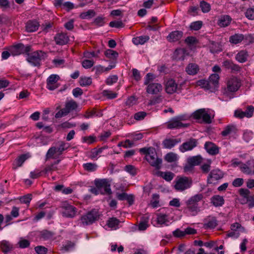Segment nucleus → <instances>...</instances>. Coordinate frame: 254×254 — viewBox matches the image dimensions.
<instances>
[{
  "mask_svg": "<svg viewBox=\"0 0 254 254\" xmlns=\"http://www.w3.org/2000/svg\"><path fill=\"white\" fill-rule=\"evenodd\" d=\"M139 151L145 154L146 160L152 166L157 169H159L161 168L162 160L158 157L154 148L152 147H144L140 148Z\"/></svg>",
  "mask_w": 254,
  "mask_h": 254,
  "instance_id": "f257e3e1",
  "label": "nucleus"
},
{
  "mask_svg": "<svg viewBox=\"0 0 254 254\" xmlns=\"http://www.w3.org/2000/svg\"><path fill=\"white\" fill-rule=\"evenodd\" d=\"M203 198V195L201 193L196 194L190 197L186 202L187 206L185 211L190 215H196L200 211L198 203Z\"/></svg>",
  "mask_w": 254,
  "mask_h": 254,
  "instance_id": "f03ea898",
  "label": "nucleus"
},
{
  "mask_svg": "<svg viewBox=\"0 0 254 254\" xmlns=\"http://www.w3.org/2000/svg\"><path fill=\"white\" fill-rule=\"evenodd\" d=\"M190 116L186 114L181 115L171 119L166 123L167 127L169 129H178L188 127L189 124L183 122L188 120Z\"/></svg>",
  "mask_w": 254,
  "mask_h": 254,
  "instance_id": "7ed1b4c3",
  "label": "nucleus"
},
{
  "mask_svg": "<svg viewBox=\"0 0 254 254\" xmlns=\"http://www.w3.org/2000/svg\"><path fill=\"white\" fill-rule=\"evenodd\" d=\"M47 57V53L42 51H37L28 54L26 57L27 61L32 65L36 66L40 65L41 61Z\"/></svg>",
  "mask_w": 254,
  "mask_h": 254,
  "instance_id": "20e7f679",
  "label": "nucleus"
},
{
  "mask_svg": "<svg viewBox=\"0 0 254 254\" xmlns=\"http://www.w3.org/2000/svg\"><path fill=\"white\" fill-rule=\"evenodd\" d=\"M192 180L187 177H178L175 181L174 188L177 191H182L190 188Z\"/></svg>",
  "mask_w": 254,
  "mask_h": 254,
  "instance_id": "39448f33",
  "label": "nucleus"
},
{
  "mask_svg": "<svg viewBox=\"0 0 254 254\" xmlns=\"http://www.w3.org/2000/svg\"><path fill=\"white\" fill-rule=\"evenodd\" d=\"M78 107L77 103L73 100L67 101L65 104V107L59 111L55 115L56 118H61L65 116L70 112L76 110Z\"/></svg>",
  "mask_w": 254,
  "mask_h": 254,
  "instance_id": "423d86ee",
  "label": "nucleus"
},
{
  "mask_svg": "<svg viewBox=\"0 0 254 254\" xmlns=\"http://www.w3.org/2000/svg\"><path fill=\"white\" fill-rule=\"evenodd\" d=\"M192 117L194 119L198 120L200 122H203L206 124L211 123V117L208 110L205 109H200L192 114Z\"/></svg>",
  "mask_w": 254,
  "mask_h": 254,
  "instance_id": "0eeeda50",
  "label": "nucleus"
},
{
  "mask_svg": "<svg viewBox=\"0 0 254 254\" xmlns=\"http://www.w3.org/2000/svg\"><path fill=\"white\" fill-rule=\"evenodd\" d=\"M61 208L62 213L65 217L73 218L76 215L77 209L76 207L66 202H64L62 203Z\"/></svg>",
  "mask_w": 254,
  "mask_h": 254,
  "instance_id": "6e6552de",
  "label": "nucleus"
},
{
  "mask_svg": "<svg viewBox=\"0 0 254 254\" xmlns=\"http://www.w3.org/2000/svg\"><path fill=\"white\" fill-rule=\"evenodd\" d=\"M94 184L98 189H104L107 194L112 193L110 188V182L107 179H96L94 180Z\"/></svg>",
  "mask_w": 254,
  "mask_h": 254,
  "instance_id": "1a4fd4ad",
  "label": "nucleus"
},
{
  "mask_svg": "<svg viewBox=\"0 0 254 254\" xmlns=\"http://www.w3.org/2000/svg\"><path fill=\"white\" fill-rule=\"evenodd\" d=\"M31 50L29 45L25 46L22 44H19L11 47L10 52L13 56H17L22 54L29 52Z\"/></svg>",
  "mask_w": 254,
  "mask_h": 254,
  "instance_id": "9d476101",
  "label": "nucleus"
},
{
  "mask_svg": "<svg viewBox=\"0 0 254 254\" xmlns=\"http://www.w3.org/2000/svg\"><path fill=\"white\" fill-rule=\"evenodd\" d=\"M98 216L97 212L96 210H92L83 215L81 218V221L83 225H90L97 219Z\"/></svg>",
  "mask_w": 254,
  "mask_h": 254,
  "instance_id": "9b49d317",
  "label": "nucleus"
},
{
  "mask_svg": "<svg viewBox=\"0 0 254 254\" xmlns=\"http://www.w3.org/2000/svg\"><path fill=\"white\" fill-rule=\"evenodd\" d=\"M60 76L57 74H51L47 79L46 87L50 90H54L58 88L60 84L58 81L60 80Z\"/></svg>",
  "mask_w": 254,
  "mask_h": 254,
  "instance_id": "f8f14e48",
  "label": "nucleus"
},
{
  "mask_svg": "<svg viewBox=\"0 0 254 254\" xmlns=\"http://www.w3.org/2000/svg\"><path fill=\"white\" fill-rule=\"evenodd\" d=\"M240 86V80L236 77H232L227 81V89L229 92H236L239 89Z\"/></svg>",
  "mask_w": 254,
  "mask_h": 254,
  "instance_id": "ddd939ff",
  "label": "nucleus"
},
{
  "mask_svg": "<svg viewBox=\"0 0 254 254\" xmlns=\"http://www.w3.org/2000/svg\"><path fill=\"white\" fill-rule=\"evenodd\" d=\"M165 90L168 94H172L180 89V87L173 79H168L165 83Z\"/></svg>",
  "mask_w": 254,
  "mask_h": 254,
  "instance_id": "4468645a",
  "label": "nucleus"
},
{
  "mask_svg": "<svg viewBox=\"0 0 254 254\" xmlns=\"http://www.w3.org/2000/svg\"><path fill=\"white\" fill-rule=\"evenodd\" d=\"M162 85L157 82H153L147 85L146 92L150 94H157L162 90Z\"/></svg>",
  "mask_w": 254,
  "mask_h": 254,
  "instance_id": "2eb2a0df",
  "label": "nucleus"
},
{
  "mask_svg": "<svg viewBox=\"0 0 254 254\" xmlns=\"http://www.w3.org/2000/svg\"><path fill=\"white\" fill-rule=\"evenodd\" d=\"M223 177V174L222 171H221L219 169L213 170L211 171L209 174L207 181L210 184L214 183L215 181H217L219 179H221Z\"/></svg>",
  "mask_w": 254,
  "mask_h": 254,
  "instance_id": "dca6fc26",
  "label": "nucleus"
},
{
  "mask_svg": "<svg viewBox=\"0 0 254 254\" xmlns=\"http://www.w3.org/2000/svg\"><path fill=\"white\" fill-rule=\"evenodd\" d=\"M196 146V140L195 139H190L189 141L183 143L179 147L181 152H185L192 150Z\"/></svg>",
  "mask_w": 254,
  "mask_h": 254,
  "instance_id": "f3484780",
  "label": "nucleus"
},
{
  "mask_svg": "<svg viewBox=\"0 0 254 254\" xmlns=\"http://www.w3.org/2000/svg\"><path fill=\"white\" fill-rule=\"evenodd\" d=\"M156 221L157 222V225L160 226L168 225L169 223L168 215L162 213H158L156 214Z\"/></svg>",
  "mask_w": 254,
  "mask_h": 254,
  "instance_id": "a211bd4d",
  "label": "nucleus"
},
{
  "mask_svg": "<svg viewBox=\"0 0 254 254\" xmlns=\"http://www.w3.org/2000/svg\"><path fill=\"white\" fill-rule=\"evenodd\" d=\"M206 151L210 155H215L219 153V148L211 142H206L204 144Z\"/></svg>",
  "mask_w": 254,
  "mask_h": 254,
  "instance_id": "6ab92c4d",
  "label": "nucleus"
},
{
  "mask_svg": "<svg viewBox=\"0 0 254 254\" xmlns=\"http://www.w3.org/2000/svg\"><path fill=\"white\" fill-rule=\"evenodd\" d=\"M199 70V67L195 63H190L185 68V71L190 75H194L196 74Z\"/></svg>",
  "mask_w": 254,
  "mask_h": 254,
  "instance_id": "aec40b11",
  "label": "nucleus"
},
{
  "mask_svg": "<svg viewBox=\"0 0 254 254\" xmlns=\"http://www.w3.org/2000/svg\"><path fill=\"white\" fill-rule=\"evenodd\" d=\"M29 154H22L16 159L12 164V168L14 170L17 169L21 167L26 159L29 158Z\"/></svg>",
  "mask_w": 254,
  "mask_h": 254,
  "instance_id": "412c9836",
  "label": "nucleus"
},
{
  "mask_svg": "<svg viewBox=\"0 0 254 254\" xmlns=\"http://www.w3.org/2000/svg\"><path fill=\"white\" fill-rule=\"evenodd\" d=\"M55 41L57 44L60 45H65L67 43L69 38L64 33H58L55 36Z\"/></svg>",
  "mask_w": 254,
  "mask_h": 254,
  "instance_id": "4be33fe9",
  "label": "nucleus"
},
{
  "mask_svg": "<svg viewBox=\"0 0 254 254\" xmlns=\"http://www.w3.org/2000/svg\"><path fill=\"white\" fill-rule=\"evenodd\" d=\"M39 27V23L36 21H28L25 26V29L28 32H33L37 31Z\"/></svg>",
  "mask_w": 254,
  "mask_h": 254,
  "instance_id": "5701e85b",
  "label": "nucleus"
},
{
  "mask_svg": "<svg viewBox=\"0 0 254 254\" xmlns=\"http://www.w3.org/2000/svg\"><path fill=\"white\" fill-rule=\"evenodd\" d=\"M232 20L230 16L224 15L221 16L218 21V25L222 27L228 26Z\"/></svg>",
  "mask_w": 254,
  "mask_h": 254,
  "instance_id": "b1692460",
  "label": "nucleus"
},
{
  "mask_svg": "<svg viewBox=\"0 0 254 254\" xmlns=\"http://www.w3.org/2000/svg\"><path fill=\"white\" fill-rule=\"evenodd\" d=\"M183 36V32L180 31L172 32L168 36L167 40L170 42H175L180 40Z\"/></svg>",
  "mask_w": 254,
  "mask_h": 254,
  "instance_id": "393cba45",
  "label": "nucleus"
},
{
  "mask_svg": "<svg viewBox=\"0 0 254 254\" xmlns=\"http://www.w3.org/2000/svg\"><path fill=\"white\" fill-rule=\"evenodd\" d=\"M249 54L246 51L242 50L236 55L235 59L239 63H243L247 61Z\"/></svg>",
  "mask_w": 254,
  "mask_h": 254,
  "instance_id": "a878e982",
  "label": "nucleus"
},
{
  "mask_svg": "<svg viewBox=\"0 0 254 254\" xmlns=\"http://www.w3.org/2000/svg\"><path fill=\"white\" fill-rule=\"evenodd\" d=\"M219 75L217 73L211 74L209 77V82L211 85L212 88H215L218 85Z\"/></svg>",
  "mask_w": 254,
  "mask_h": 254,
  "instance_id": "bb28decb",
  "label": "nucleus"
},
{
  "mask_svg": "<svg viewBox=\"0 0 254 254\" xmlns=\"http://www.w3.org/2000/svg\"><path fill=\"white\" fill-rule=\"evenodd\" d=\"M149 39L148 36H140L133 38L132 40L133 43L136 45H143Z\"/></svg>",
  "mask_w": 254,
  "mask_h": 254,
  "instance_id": "cd10ccee",
  "label": "nucleus"
},
{
  "mask_svg": "<svg viewBox=\"0 0 254 254\" xmlns=\"http://www.w3.org/2000/svg\"><path fill=\"white\" fill-rule=\"evenodd\" d=\"M211 202L216 207L221 206L224 203V199L221 196L214 195L211 198Z\"/></svg>",
  "mask_w": 254,
  "mask_h": 254,
  "instance_id": "c85d7f7f",
  "label": "nucleus"
},
{
  "mask_svg": "<svg viewBox=\"0 0 254 254\" xmlns=\"http://www.w3.org/2000/svg\"><path fill=\"white\" fill-rule=\"evenodd\" d=\"M180 139H168L163 141V145L165 148H171L178 143L180 142Z\"/></svg>",
  "mask_w": 254,
  "mask_h": 254,
  "instance_id": "c756f323",
  "label": "nucleus"
},
{
  "mask_svg": "<svg viewBox=\"0 0 254 254\" xmlns=\"http://www.w3.org/2000/svg\"><path fill=\"white\" fill-rule=\"evenodd\" d=\"M120 221L116 218H110L107 222V225L109 227L113 230H116L119 228Z\"/></svg>",
  "mask_w": 254,
  "mask_h": 254,
  "instance_id": "7c9ffc66",
  "label": "nucleus"
},
{
  "mask_svg": "<svg viewBox=\"0 0 254 254\" xmlns=\"http://www.w3.org/2000/svg\"><path fill=\"white\" fill-rule=\"evenodd\" d=\"M12 248V245L8 241L3 240L0 242V250L3 253L10 251Z\"/></svg>",
  "mask_w": 254,
  "mask_h": 254,
  "instance_id": "2f4dec72",
  "label": "nucleus"
},
{
  "mask_svg": "<svg viewBox=\"0 0 254 254\" xmlns=\"http://www.w3.org/2000/svg\"><path fill=\"white\" fill-rule=\"evenodd\" d=\"M178 159V155L173 152L168 153L165 156V160L168 163L176 162Z\"/></svg>",
  "mask_w": 254,
  "mask_h": 254,
  "instance_id": "473e14b6",
  "label": "nucleus"
},
{
  "mask_svg": "<svg viewBox=\"0 0 254 254\" xmlns=\"http://www.w3.org/2000/svg\"><path fill=\"white\" fill-rule=\"evenodd\" d=\"M244 39V36L240 34H236L230 37L229 41L231 43L237 44L240 43Z\"/></svg>",
  "mask_w": 254,
  "mask_h": 254,
  "instance_id": "72a5a7b5",
  "label": "nucleus"
},
{
  "mask_svg": "<svg viewBox=\"0 0 254 254\" xmlns=\"http://www.w3.org/2000/svg\"><path fill=\"white\" fill-rule=\"evenodd\" d=\"M158 175L168 182L172 180L174 177V174L170 172H158Z\"/></svg>",
  "mask_w": 254,
  "mask_h": 254,
  "instance_id": "f704fd0d",
  "label": "nucleus"
},
{
  "mask_svg": "<svg viewBox=\"0 0 254 254\" xmlns=\"http://www.w3.org/2000/svg\"><path fill=\"white\" fill-rule=\"evenodd\" d=\"M202 158L200 156H193L187 159L188 162L193 166L199 165L201 162Z\"/></svg>",
  "mask_w": 254,
  "mask_h": 254,
  "instance_id": "c9c22d12",
  "label": "nucleus"
},
{
  "mask_svg": "<svg viewBox=\"0 0 254 254\" xmlns=\"http://www.w3.org/2000/svg\"><path fill=\"white\" fill-rule=\"evenodd\" d=\"M92 78L90 77L81 76L79 79V84L81 86H87L91 84Z\"/></svg>",
  "mask_w": 254,
  "mask_h": 254,
  "instance_id": "e433bc0d",
  "label": "nucleus"
},
{
  "mask_svg": "<svg viewBox=\"0 0 254 254\" xmlns=\"http://www.w3.org/2000/svg\"><path fill=\"white\" fill-rule=\"evenodd\" d=\"M98 166L95 163H86L83 164L84 169L88 172H94L97 169Z\"/></svg>",
  "mask_w": 254,
  "mask_h": 254,
  "instance_id": "4c0bfd02",
  "label": "nucleus"
},
{
  "mask_svg": "<svg viewBox=\"0 0 254 254\" xmlns=\"http://www.w3.org/2000/svg\"><path fill=\"white\" fill-rule=\"evenodd\" d=\"M236 128L235 126L233 125H228L227 127H226L224 130L221 132V134L223 136H226L230 134H231L232 132H234L235 131Z\"/></svg>",
  "mask_w": 254,
  "mask_h": 254,
  "instance_id": "58836bf2",
  "label": "nucleus"
},
{
  "mask_svg": "<svg viewBox=\"0 0 254 254\" xmlns=\"http://www.w3.org/2000/svg\"><path fill=\"white\" fill-rule=\"evenodd\" d=\"M150 204L153 208H157L160 206L159 195L158 194L155 193L152 195Z\"/></svg>",
  "mask_w": 254,
  "mask_h": 254,
  "instance_id": "ea45409f",
  "label": "nucleus"
},
{
  "mask_svg": "<svg viewBox=\"0 0 254 254\" xmlns=\"http://www.w3.org/2000/svg\"><path fill=\"white\" fill-rule=\"evenodd\" d=\"M70 147V145L68 143H66L63 141L60 142L59 146L57 148V151L59 155L62 154L63 152L66 150Z\"/></svg>",
  "mask_w": 254,
  "mask_h": 254,
  "instance_id": "a19ab883",
  "label": "nucleus"
},
{
  "mask_svg": "<svg viewBox=\"0 0 254 254\" xmlns=\"http://www.w3.org/2000/svg\"><path fill=\"white\" fill-rule=\"evenodd\" d=\"M41 238L44 240L51 239L54 235L53 232L48 230H43L41 232Z\"/></svg>",
  "mask_w": 254,
  "mask_h": 254,
  "instance_id": "79ce46f5",
  "label": "nucleus"
},
{
  "mask_svg": "<svg viewBox=\"0 0 254 254\" xmlns=\"http://www.w3.org/2000/svg\"><path fill=\"white\" fill-rule=\"evenodd\" d=\"M156 76L155 74L151 73H148L144 77V85H148L153 83V80L156 78Z\"/></svg>",
  "mask_w": 254,
  "mask_h": 254,
  "instance_id": "37998d69",
  "label": "nucleus"
},
{
  "mask_svg": "<svg viewBox=\"0 0 254 254\" xmlns=\"http://www.w3.org/2000/svg\"><path fill=\"white\" fill-rule=\"evenodd\" d=\"M105 55L106 57L112 59H116L118 57V53L115 51L108 49L105 52Z\"/></svg>",
  "mask_w": 254,
  "mask_h": 254,
  "instance_id": "c03bdc74",
  "label": "nucleus"
},
{
  "mask_svg": "<svg viewBox=\"0 0 254 254\" xmlns=\"http://www.w3.org/2000/svg\"><path fill=\"white\" fill-rule=\"evenodd\" d=\"M197 84L206 90L212 89L211 85H210L209 81L204 79L198 80L197 82Z\"/></svg>",
  "mask_w": 254,
  "mask_h": 254,
  "instance_id": "a18cd8bd",
  "label": "nucleus"
},
{
  "mask_svg": "<svg viewBox=\"0 0 254 254\" xmlns=\"http://www.w3.org/2000/svg\"><path fill=\"white\" fill-rule=\"evenodd\" d=\"M95 15V12L93 10H89L87 11L81 13L80 14V18L83 19H89Z\"/></svg>",
  "mask_w": 254,
  "mask_h": 254,
  "instance_id": "49530a36",
  "label": "nucleus"
},
{
  "mask_svg": "<svg viewBox=\"0 0 254 254\" xmlns=\"http://www.w3.org/2000/svg\"><path fill=\"white\" fill-rule=\"evenodd\" d=\"M32 198V195L31 194H27L25 195L20 197L19 199L21 203L26 204L27 205H29Z\"/></svg>",
  "mask_w": 254,
  "mask_h": 254,
  "instance_id": "de8ad7c7",
  "label": "nucleus"
},
{
  "mask_svg": "<svg viewBox=\"0 0 254 254\" xmlns=\"http://www.w3.org/2000/svg\"><path fill=\"white\" fill-rule=\"evenodd\" d=\"M148 218L144 217L143 219L140 222L138 225V229L140 231H143L147 229L148 227Z\"/></svg>",
  "mask_w": 254,
  "mask_h": 254,
  "instance_id": "09e8293b",
  "label": "nucleus"
},
{
  "mask_svg": "<svg viewBox=\"0 0 254 254\" xmlns=\"http://www.w3.org/2000/svg\"><path fill=\"white\" fill-rule=\"evenodd\" d=\"M217 220L214 217L208 219L205 223V227L209 228H214L217 226Z\"/></svg>",
  "mask_w": 254,
  "mask_h": 254,
  "instance_id": "8fccbe9b",
  "label": "nucleus"
},
{
  "mask_svg": "<svg viewBox=\"0 0 254 254\" xmlns=\"http://www.w3.org/2000/svg\"><path fill=\"white\" fill-rule=\"evenodd\" d=\"M250 163L247 162V164L242 163L240 166V170L242 172L247 174H250L252 173V169L249 167Z\"/></svg>",
  "mask_w": 254,
  "mask_h": 254,
  "instance_id": "3c124183",
  "label": "nucleus"
},
{
  "mask_svg": "<svg viewBox=\"0 0 254 254\" xmlns=\"http://www.w3.org/2000/svg\"><path fill=\"white\" fill-rule=\"evenodd\" d=\"M102 94L108 99H112L117 97V94L111 90H105L103 91Z\"/></svg>",
  "mask_w": 254,
  "mask_h": 254,
  "instance_id": "603ef678",
  "label": "nucleus"
},
{
  "mask_svg": "<svg viewBox=\"0 0 254 254\" xmlns=\"http://www.w3.org/2000/svg\"><path fill=\"white\" fill-rule=\"evenodd\" d=\"M202 25V23L200 21H197L192 22L190 26V28L193 30H199Z\"/></svg>",
  "mask_w": 254,
  "mask_h": 254,
  "instance_id": "864d4df0",
  "label": "nucleus"
},
{
  "mask_svg": "<svg viewBox=\"0 0 254 254\" xmlns=\"http://www.w3.org/2000/svg\"><path fill=\"white\" fill-rule=\"evenodd\" d=\"M103 148H100L99 149L94 148L91 151L90 153V158L92 159L96 158L103 151Z\"/></svg>",
  "mask_w": 254,
  "mask_h": 254,
  "instance_id": "5fc2aeb1",
  "label": "nucleus"
},
{
  "mask_svg": "<svg viewBox=\"0 0 254 254\" xmlns=\"http://www.w3.org/2000/svg\"><path fill=\"white\" fill-rule=\"evenodd\" d=\"M111 247V251L112 252L116 251L117 250L119 253H120L124 251V247L120 245L118 247V245L116 243H111L110 244Z\"/></svg>",
  "mask_w": 254,
  "mask_h": 254,
  "instance_id": "6e6d98bb",
  "label": "nucleus"
},
{
  "mask_svg": "<svg viewBox=\"0 0 254 254\" xmlns=\"http://www.w3.org/2000/svg\"><path fill=\"white\" fill-rule=\"evenodd\" d=\"M118 79V77L116 75H113L108 77L106 80V83L107 85H111L114 83L117 82Z\"/></svg>",
  "mask_w": 254,
  "mask_h": 254,
  "instance_id": "4d7b16f0",
  "label": "nucleus"
},
{
  "mask_svg": "<svg viewBox=\"0 0 254 254\" xmlns=\"http://www.w3.org/2000/svg\"><path fill=\"white\" fill-rule=\"evenodd\" d=\"M146 115L147 114L145 112H138L134 114V118L136 121H141L144 119Z\"/></svg>",
  "mask_w": 254,
  "mask_h": 254,
  "instance_id": "13d9d810",
  "label": "nucleus"
},
{
  "mask_svg": "<svg viewBox=\"0 0 254 254\" xmlns=\"http://www.w3.org/2000/svg\"><path fill=\"white\" fill-rule=\"evenodd\" d=\"M200 6L201 7V10L204 13L208 12L210 10V4L205 1L201 2L200 4Z\"/></svg>",
  "mask_w": 254,
  "mask_h": 254,
  "instance_id": "bf43d9fd",
  "label": "nucleus"
},
{
  "mask_svg": "<svg viewBox=\"0 0 254 254\" xmlns=\"http://www.w3.org/2000/svg\"><path fill=\"white\" fill-rule=\"evenodd\" d=\"M94 64V62L93 60H85L82 62V66L86 69L92 67Z\"/></svg>",
  "mask_w": 254,
  "mask_h": 254,
  "instance_id": "052dcab7",
  "label": "nucleus"
},
{
  "mask_svg": "<svg viewBox=\"0 0 254 254\" xmlns=\"http://www.w3.org/2000/svg\"><path fill=\"white\" fill-rule=\"evenodd\" d=\"M93 70L95 71L96 74H100L104 72H106L105 70V67L101 65H97L95 66Z\"/></svg>",
  "mask_w": 254,
  "mask_h": 254,
  "instance_id": "680f3d73",
  "label": "nucleus"
},
{
  "mask_svg": "<svg viewBox=\"0 0 254 254\" xmlns=\"http://www.w3.org/2000/svg\"><path fill=\"white\" fill-rule=\"evenodd\" d=\"M76 126V124L75 123H70L68 121L63 123L61 125H59V127L63 128H70L73 127H75Z\"/></svg>",
  "mask_w": 254,
  "mask_h": 254,
  "instance_id": "e2e57ef3",
  "label": "nucleus"
},
{
  "mask_svg": "<svg viewBox=\"0 0 254 254\" xmlns=\"http://www.w3.org/2000/svg\"><path fill=\"white\" fill-rule=\"evenodd\" d=\"M125 170L127 173H129L132 175H135L136 174L135 168L131 165H128L126 166Z\"/></svg>",
  "mask_w": 254,
  "mask_h": 254,
  "instance_id": "0e129e2a",
  "label": "nucleus"
},
{
  "mask_svg": "<svg viewBox=\"0 0 254 254\" xmlns=\"http://www.w3.org/2000/svg\"><path fill=\"white\" fill-rule=\"evenodd\" d=\"M245 15L249 19H254V8H248L245 12Z\"/></svg>",
  "mask_w": 254,
  "mask_h": 254,
  "instance_id": "69168bd1",
  "label": "nucleus"
},
{
  "mask_svg": "<svg viewBox=\"0 0 254 254\" xmlns=\"http://www.w3.org/2000/svg\"><path fill=\"white\" fill-rule=\"evenodd\" d=\"M254 112V107L252 106H249L247 107L246 111L244 112L246 114V117L251 118L253 116Z\"/></svg>",
  "mask_w": 254,
  "mask_h": 254,
  "instance_id": "338daca9",
  "label": "nucleus"
},
{
  "mask_svg": "<svg viewBox=\"0 0 254 254\" xmlns=\"http://www.w3.org/2000/svg\"><path fill=\"white\" fill-rule=\"evenodd\" d=\"M35 250L38 254H46L47 252V249L43 246H37Z\"/></svg>",
  "mask_w": 254,
  "mask_h": 254,
  "instance_id": "774afa93",
  "label": "nucleus"
}]
</instances>
